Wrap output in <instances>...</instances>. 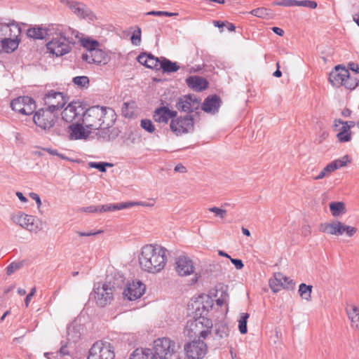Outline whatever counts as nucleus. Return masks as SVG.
<instances>
[{"label": "nucleus", "instance_id": "obj_20", "mask_svg": "<svg viewBox=\"0 0 359 359\" xmlns=\"http://www.w3.org/2000/svg\"><path fill=\"white\" fill-rule=\"evenodd\" d=\"M221 104L222 100L220 97L217 95H212L205 99L201 109L206 113L215 114L218 112Z\"/></svg>", "mask_w": 359, "mask_h": 359}, {"label": "nucleus", "instance_id": "obj_30", "mask_svg": "<svg viewBox=\"0 0 359 359\" xmlns=\"http://www.w3.org/2000/svg\"><path fill=\"white\" fill-rule=\"evenodd\" d=\"M347 315L351 321V325L357 330H359V308L356 306L351 305L346 308Z\"/></svg>", "mask_w": 359, "mask_h": 359}, {"label": "nucleus", "instance_id": "obj_14", "mask_svg": "<svg viewBox=\"0 0 359 359\" xmlns=\"http://www.w3.org/2000/svg\"><path fill=\"white\" fill-rule=\"evenodd\" d=\"M269 286L273 292H278L282 288L293 289L294 283L290 278L278 272L274 273L273 278L269 280Z\"/></svg>", "mask_w": 359, "mask_h": 359}, {"label": "nucleus", "instance_id": "obj_28", "mask_svg": "<svg viewBox=\"0 0 359 359\" xmlns=\"http://www.w3.org/2000/svg\"><path fill=\"white\" fill-rule=\"evenodd\" d=\"M129 359H156V358L150 348H136L130 354Z\"/></svg>", "mask_w": 359, "mask_h": 359}, {"label": "nucleus", "instance_id": "obj_53", "mask_svg": "<svg viewBox=\"0 0 359 359\" xmlns=\"http://www.w3.org/2000/svg\"><path fill=\"white\" fill-rule=\"evenodd\" d=\"M58 353L61 356H65V355H69V349H68V343H65V344L62 345L61 348H60V350L58 351Z\"/></svg>", "mask_w": 359, "mask_h": 359}, {"label": "nucleus", "instance_id": "obj_50", "mask_svg": "<svg viewBox=\"0 0 359 359\" xmlns=\"http://www.w3.org/2000/svg\"><path fill=\"white\" fill-rule=\"evenodd\" d=\"M131 41L133 44L138 46L141 41V30L138 28L137 31L133 32L131 36Z\"/></svg>", "mask_w": 359, "mask_h": 359}, {"label": "nucleus", "instance_id": "obj_34", "mask_svg": "<svg viewBox=\"0 0 359 359\" xmlns=\"http://www.w3.org/2000/svg\"><path fill=\"white\" fill-rule=\"evenodd\" d=\"M330 209L334 217H338L346 212L345 204L343 202H332L330 203Z\"/></svg>", "mask_w": 359, "mask_h": 359}, {"label": "nucleus", "instance_id": "obj_55", "mask_svg": "<svg viewBox=\"0 0 359 359\" xmlns=\"http://www.w3.org/2000/svg\"><path fill=\"white\" fill-rule=\"evenodd\" d=\"M35 292H36V287H33L31 290V291L29 292V293L26 296L25 299V304L26 307H28L29 302H30L32 297L34 295Z\"/></svg>", "mask_w": 359, "mask_h": 359}, {"label": "nucleus", "instance_id": "obj_57", "mask_svg": "<svg viewBox=\"0 0 359 359\" xmlns=\"http://www.w3.org/2000/svg\"><path fill=\"white\" fill-rule=\"evenodd\" d=\"M100 233H101V231H97L96 232H93V231H88V232L77 231L76 232V233L79 236H90L98 234Z\"/></svg>", "mask_w": 359, "mask_h": 359}, {"label": "nucleus", "instance_id": "obj_39", "mask_svg": "<svg viewBox=\"0 0 359 359\" xmlns=\"http://www.w3.org/2000/svg\"><path fill=\"white\" fill-rule=\"evenodd\" d=\"M250 315L248 313H242L238 320V329L241 334H246L248 332L247 323Z\"/></svg>", "mask_w": 359, "mask_h": 359}, {"label": "nucleus", "instance_id": "obj_49", "mask_svg": "<svg viewBox=\"0 0 359 359\" xmlns=\"http://www.w3.org/2000/svg\"><path fill=\"white\" fill-rule=\"evenodd\" d=\"M210 212H214L217 216L221 219H224L226 215V210L224 209L219 208L217 207H212L208 209Z\"/></svg>", "mask_w": 359, "mask_h": 359}, {"label": "nucleus", "instance_id": "obj_64", "mask_svg": "<svg viewBox=\"0 0 359 359\" xmlns=\"http://www.w3.org/2000/svg\"><path fill=\"white\" fill-rule=\"evenodd\" d=\"M272 30L275 34H278V36H283L284 34V31L282 29L277 27H273L272 28Z\"/></svg>", "mask_w": 359, "mask_h": 359}, {"label": "nucleus", "instance_id": "obj_38", "mask_svg": "<svg viewBox=\"0 0 359 359\" xmlns=\"http://www.w3.org/2000/svg\"><path fill=\"white\" fill-rule=\"evenodd\" d=\"M336 170V165L330 163L327 164L323 170L319 173L318 175L313 177V180H321L327 176H328L330 173Z\"/></svg>", "mask_w": 359, "mask_h": 359}, {"label": "nucleus", "instance_id": "obj_19", "mask_svg": "<svg viewBox=\"0 0 359 359\" xmlns=\"http://www.w3.org/2000/svg\"><path fill=\"white\" fill-rule=\"evenodd\" d=\"M177 115V111L170 110L167 107H160L154 111L153 118L156 122L166 124L169 119L172 120Z\"/></svg>", "mask_w": 359, "mask_h": 359}, {"label": "nucleus", "instance_id": "obj_43", "mask_svg": "<svg viewBox=\"0 0 359 359\" xmlns=\"http://www.w3.org/2000/svg\"><path fill=\"white\" fill-rule=\"evenodd\" d=\"M140 126L144 130L150 133H154L156 129L154 125L149 119H142Z\"/></svg>", "mask_w": 359, "mask_h": 359}, {"label": "nucleus", "instance_id": "obj_9", "mask_svg": "<svg viewBox=\"0 0 359 359\" xmlns=\"http://www.w3.org/2000/svg\"><path fill=\"white\" fill-rule=\"evenodd\" d=\"M201 100L195 95H185L178 98L175 107L182 112L190 114L199 109Z\"/></svg>", "mask_w": 359, "mask_h": 359}, {"label": "nucleus", "instance_id": "obj_29", "mask_svg": "<svg viewBox=\"0 0 359 359\" xmlns=\"http://www.w3.org/2000/svg\"><path fill=\"white\" fill-rule=\"evenodd\" d=\"M162 69L163 73H174L177 72L180 67L175 62H172L171 60L165 58L161 57V63L159 69Z\"/></svg>", "mask_w": 359, "mask_h": 359}, {"label": "nucleus", "instance_id": "obj_27", "mask_svg": "<svg viewBox=\"0 0 359 359\" xmlns=\"http://www.w3.org/2000/svg\"><path fill=\"white\" fill-rule=\"evenodd\" d=\"M53 28L43 29L41 27H32L27 30V35L34 39H43L46 36L52 35Z\"/></svg>", "mask_w": 359, "mask_h": 359}, {"label": "nucleus", "instance_id": "obj_35", "mask_svg": "<svg viewBox=\"0 0 359 359\" xmlns=\"http://www.w3.org/2000/svg\"><path fill=\"white\" fill-rule=\"evenodd\" d=\"M312 288V285H308L305 283H301L299 286L298 290L300 297L306 301H311Z\"/></svg>", "mask_w": 359, "mask_h": 359}, {"label": "nucleus", "instance_id": "obj_37", "mask_svg": "<svg viewBox=\"0 0 359 359\" xmlns=\"http://www.w3.org/2000/svg\"><path fill=\"white\" fill-rule=\"evenodd\" d=\"M83 47L87 48L88 53L86 54H90L92 52L99 49L100 43L96 40L84 39L82 41Z\"/></svg>", "mask_w": 359, "mask_h": 359}, {"label": "nucleus", "instance_id": "obj_5", "mask_svg": "<svg viewBox=\"0 0 359 359\" xmlns=\"http://www.w3.org/2000/svg\"><path fill=\"white\" fill-rule=\"evenodd\" d=\"M152 351L156 359H168L176 351V344L168 337L158 338L154 341Z\"/></svg>", "mask_w": 359, "mask_h": 359}, {"label": "nucleus", "instance_id": "obj_33", "mask_svg": "<svg viewBox=\"0 0 359 359\" xmlns=\"http://www.w3.org/2000/svg\"><path fill=\"white\" fill-rule=\"evenodd\" d=\"M342 223L339 221L333 222L331 224H324L323 231H326L332 235H341Z\"/></svg>", "mask_w": 359, "mask_h": 359}, {"label": "nucleus", "instance_id": "obj_26", "mask_svg": "<svg viewBox=\"0 0 359 359\" xmlns=\"http://www.w3.org/2000/svg\"><path fill=\"white\" fill-rule=\"evenodd\" d=\"M20 42V39L5 38L0 41V53H10L15 50Z\"/></svg>", "mask_w": 359, "mask_h": 359}, {"label": "nucleus", "instance_id": "obj_16", "mask_svg": "<svg viewBox=\"0 0 359 359\" xmlns=\"http://www.w3.org/2000/svg\"><path fill=\"white\" fill-rule=\"evenodd\" d=\"M145 290V285L140 280L133 281L124 289L123 294L127 299L133 301L140 298L144 293Z\"/></svg>", "mask_w": 359, "mask_h": 359}, {"label": "nucleus", "instance_id": "obj_15", "mask_svg": "<svg viewBox=\"0 0 359 359\" xmlns=\"http://www.w3.org/2000/svg\"><path fill=\"white\" fill-rule=\"evenodd\" d=\"M194 264L187 256H180L176 259L175 271L180 276H187L194 273Z\"/></svg>", "mask_w": 359, "mask_h": 359}, {"label": "nucleus", "instance_id": "obj_48", "mask_svg": "<svg viewBox=\"0 0 359 359\" xmlns=\"http://www.w3.org/2000/svg\"><path fill=\"white\" fill-rule=\"evenodd\" d=\"M349 161H349L348 156L346 155V156H343L342 158L335 160V161H332V164L336 165V170H337V169H339L341 167L346 165L347 162H349Z\"/></svg>", "mask_w": 359, "mask_h": 359}, {"label": "nucleus", "instance_id": "obj_31", "mask_svg": "<svg viewBox=\"0 0 359 359\" xmlns=\"http://www.w3.org/2000/svg\"><path fill=\"white\" fill-rule=\"evenodd\" d=\"M18 222H20V226L30 231H35L38 229L37 225L34 224V218L31 215H21L19 217Z\"/></svg>", "mask_w": 359, "mask_h": 359}, {"label": "nucleus", "instance_id": "obj_11", "mask_svg": "<svg viewBox=\"0 0 359 359\" xmlns=\"http://www.w3.org/2000/svg\"><path fill=\"white\" fill-rule=\"evenodd\" d=\"M84 107L79 102H72L62 112V118L67 123L82 121Z\"/></svg>", "mask_w": 359, "mask_h": 359}, {"label": "nucleus", "instance_id": "obj_1", "mask_svg": "<svg viewBox=\"0 0 359 359\" xmlns=\"http://www.w3.org/2000/svg\"><path fill=\"white\" fill-rule=\"evenodd\" d=\"M116 114L112 108L93 106L84 109L82 121L87 129L99 130V136L107 140H114L118 135V130L112 128Z\"/></svg>", "mask_w": 359, "mask_h": 359}, {"label": "nucleus", "instance_id": "obj_60", "mask_svg": "<svg viewBox=\"0 0 359 359\" xmlns=\"http://www.w3.org/2000/svg\"><path fill=\"white\" fill-rule=\"evenodd\" d=\"M348 68L355 72V73H359V67L357 64L354 63V62H351L348 64Z\"/></svg>", "mask_w": 359, "mask_h": 359}, {"label": "nucleus", "instance_id": "obj_61", "mask_svg": "<svg viewBox=\"0 0 359 359\" xmlns=\"http://www.w3.org/2000/svg\"><path fill=\"white\" fill-rule=\"evenodd\" d=\"M310 226L308 225H305L302 227V233L304 236H307L311 233Z\"/></svg>", "mask_w": 359, "mask_h": 359}, {"label": "nucleus", "instance_id": "obj_4", "mask_svg": "<svg viewBox=\"0 0 359 359\" xmlns=\"http://www.w3.org/2000/svg\"><path fill=\"white\" fill-rule=\"evenodd\" d=\"M124 283L122 276L114 278V280H109L104 283L102 287L97 286L94 289V298L96 304L100 307H104L111 302L113 299V292L117 288H121Z\"/></svg>", "mask_w": 359, "mask_h": 359}, {"label": "nucleus", "instance_id": "obj_2", "mask_svg": "<svg viewBox=\"0 0 359 359\" xmlns=\"http://www.w3.org/2000/svg\"><path fill=\"white\" fill-rule=\"evenodd\" d=\"M166 249L151 244L142 247L139 257V263L141 269L151 273H158L162 271L167 262Z\"/></svg>", "mask_w": 359, "mask_h": 359}, {"label": "nucleus", "instance_id": "obj_10", "mask_svg": "<svg viewBox=\"0 0 359 359\" xmlns=\"http://www.w3.org/2000/svg\"><path fill=\"white\" fill-rule=\"evenodd\" d=\"M184 349L188 359H203L208 351L206 344L200 339L185 344Z\"/></svg>", "mask_w": 359, "mask_h": 359}, {"label": "nucleus", "instance_id": "obj_24", "mask_svg": "<svg viewBox=\"0 0 359 359\" xmlns=\"http://www.w3.org/2000/svg\"><path fill=\"white\" fill-rule=\"evenodd\" d=\"M187 86L195 91H203L208 88V81L198 76H191L187 78Z\"/></svg>", "mask_w": 359, "mask_h": 359}, {"label": "nucleus", "instance_id": "obj_13", "mask_svg": "<svg viewBox=\"0 0 359 359\" xmlns=\"http://www.w3.org/2000/svg\"><path fill=\"white\" fill-rule=\"evenodd\" d=\"M57 116L48 109H41L35 112L33 121L34 123L43 130H49L55 125Z\"/></svg>", "mask_w": 359, "mask_h": 359}, {"label": "nucleus", "instance_id": "obj_8", "mask_svg": "<svg viewBox=\"0 0 359 359\" xmlns=\"http://www.w3.org/2000/svg\"><path fill=\"white\" fill-rule=\"evenodd\" d=\"M43 100L47 106L46 109L53 114L60 110L67 102L63 93L54 90H49L46 93Z\"/></svg>", "mask_w": 359, "mask_h": 359}, {"label": "nucleus", "instance_id": "obj_42", "mask_svg": "<svg viewBox=\"0 0 359 359\" xmlns=\"http://www.w3.org/2000/svg\"><path fill=\"white\" fill-rule=\"evenodd\" d=\"M73 82L79 87L85 88L89 84V79L86 76H76L73 79Z\"/></svg>", "mask_w": 359, "mask_h": 359}, {"label": "nucleus", "instance_id": "obj_45", "mask_svg": "<svg viewBox=\"0 0 359 359\" xmlns=\"http://www.w3.org/2000/svg\"><path fill=\"white\" fill-rule=\"evenodd\" d=\"M295 6H304L314 9L317 7V3L314 1L310 0H302L297 1L296 0Z\"/></svg>", "mask_w": 359, "mask_h": 359}, {"label": "nucleus", "instance_id": "obj_41", "mask_svg": "<svg viewBox=\"0 0 359 359\" xmlns=\"http://www.w3.org/2000/svg\"><path fill=\"white\" fill-rule=\"evenodd\" d=\"M90 168H96L100 172H105L107 167H112L113 164L107 162H90L88 163Z\"/></svg>", "mask_w": 359, "mask_h": 359}, {"label": "nucleus", "instance_id": "obj_56", "mask_svg": "<svg viewBox=\"0 0 359 359\" xmlns=\"http://www.w3.org/2000/svg\"><path fill=\"white\" fill-rule=\"evenodd\" d=\"M29 196L36 201L38 207H39L41 205V198L37 194L32 192L29 194Z\"/></svg>", "mask_w": 359, "mask_h": 359}, {"label": "nucleus", "instance_id": "obj_25", "mask_svg": "<svg viewBox=\"0 0 359 359\" xmlns=\"http://www.w3.org/2000/svg\"><path fill=\"white\" fill-rule=\"evenodd\" d=\"M0 27H2V30L4 27L9 28V37L12 39H19L21 34V27L19 24L14 20H8L4 21L2 18H0Z\"/></svg>", "mask_w": 359, "mask_h": 359}, {"label": "nucleus", "instance_id": "obj_7", "mask_svg": "<svg viewBox=\"0 0 359 359\" xmlns=\"http://www.w3.org/2000/svg\"><path fill=\"white\" fill-rule=\"evenodd\" d=\"M115 353L111 344L104 341H97L89 350L88 359H114Z\"/></svg>", "mask_w": 359, "mask_h": 359}, {"label": "nucleus", "instance_id": "obj_3", "mask_svg": "<svg viewBox=\"0 0 359 359\" xmlns=\"http://www.w3.org/2000/svg\"><path fill=\"white\" fill-rule=\"evenodd\" d=\"M51 40L47 43L46 48L48 52L57 57L62 56L70 52L71 44H74L73 31L69 27L57 25L53 27Z\"/></svg>", "mask_w": 359, "mask_h": 359}, {"label": "nucleus", "instance_id": "obj_40", "mask_svg": "<svg viewBox=\"0 0 359 359\" xmlns=\"http://www.w3.org/2000/svg\"><path fill=\"white\" fill-rule=\"evenodd\" d=\"M358 79L355 77L351 76L349 72H348V77L345 78V80L342 84L346 88L353 90L358 85Z\"/></svg>", "mask_w": 359, "mask_h": 359}, {"label": "nucleus", "instance_id": "obj_44", "mask_svg": "<svg viewBox=\"0 0 359 359\" xmlns=\"http://www.w3.org/2000/svg\"><path fill=\"white\" fill-rule=\"evenodd\" d=\"M250 13L261 18H265L269 15L268 10L263 7L253 9Z\"/></svg>", "mask_w": 359, "mask_h": 359}, {"label": "nucleus", "instance_id": "obj_12", "mask_svg": "<svg viewBox=\"0 0 359 359\" xmlns=\"http://www.w3.org/2000/svg\"><path fill=\"white\" fill-rule=\"evenodd\" d=\"M11 107L13 110L24 115L32 114L36 109L34 100L28 96L18 97L13 100Z\"/></svg>", "mask_w": 359, "mask_h": 359}, {"label": "nucleus", "instance_id": "obj_46", "mask_svg": "<svg viewBox=\"0 0 359 359\" xmlns=\"http://www.w3.org/2000/svg\"><path fill=\"white\" fill-rule=\"evenodd\" d=\"M22 266L21 262H13L11 263L6 268V273L8 276H11L15 273L17 270L20 269Z\"/></svg>", "mask_w": 359, "mask_h": 359}, {"label": "nucleus", "instance_id": "obj_59", "mask_svg": "<svg viewBox=\"0 0 359 359\" xmlns=\"http://www.w3.org/2000/svg\"><path fill=\"white\" fill-rule=\"evenodd\" d=\"M174 170L175 172H181V173H184L187 172L186 168L181 163L177 164L175 167Z\"/></svg>", "mask_w": 359, "mask_h": 359}, {"label": "nucleus", "instance_id": "obj_36", "mask_svg": "<svg viewBox=\"0 0 359 359\" xmlns=\"http://www.w3.org/2000/svg\"><path fill=\"white\" fill-rule=\"evenodd\" d=\"M337 137L339 142H347L351 139V131L348 130V126L342 125L341 131L337 133Z\"/></svg>", "mask_w": 359, "mask_h": 359}, {"label": "nucleus", "instance_id": "obj_17", "mask_svg": "<svg viewBox=\"0 0 359 359\" xmlns=\"http://www.w3.org/2000/svg\"><path fill=\"white\" fill-rule=\"evenodd\" d=\"M65 2L68 8L78 17L83 19L88 18L91 20L95 18L91 10L83 3L70 0H66Z\"/></svg>", "mask_w": 359, "mask_h": 359}, {"label": "nucleus", "instance_id": "obj_6", "mask_svg": "<svg viewBox=\"0 0 359 359\" xmlns=\"http://www.w3.org/2000/svg\"><path fill=\"white\" fill-rule=\"evenodd\" d=\"M170 130L177 136L193 133L194 130V119L192 115L173 118L170 123Z\"/></svg>", "mask_w": 359, "mask_h": 359}, {"label": "nucleus", "instance_id": "obj_47", "mask_svg": "<svg viewBox=\"0 0 359 359\" xmlns=\"http://www.w3.org/2000/svg\"><path fill=\"white\" fill-rule=\"evenodd\" d=\"M341 231V235L344 233H346L348 236L351 237L356 233L357 229L351 226L345 225L342 223Z\"/></svg>", "mask_w": 359, "mask_h": 359}, {"label": "nucleus", "instance_id": "obj_21", "mask_svg": "<svg viewBox=\"0 0 359 359\" xmlns=\"http://www.w3.org/2000/svg\"><path fill=\"white\" fill-rule=\"evenodd\" d=\"M83 125V121H80L73 123L68 126L70 140L86 139L89 136L90 130L86 132Z\"/></svg>", "mask_w": 359, "mask_h": 359}, {"label": "nucleus", "instance_id": "obj_22", "mask_svg": "<svg viewBox=\"0 0 359 359\" xmlns=\"http://www.w3.org/2000/svg\"><path fill=\"white\" fill-rule=\"evenodd\" d=\"M82 59L90 64L105 65L108 62L107 55L100 48L90 54H83Z\"/></svg>", "mask_w": 359, "mask_h": 359}, {"label": "nucleus", "instance_id": "obj_58", "mask_svg": "<svg viewBox=\"0 0 359 359\" xmlns=\"http://www.w3.org/2000/svg\"><path fill=\"white\" fill-rule=\"evenodd\" d=\"M339 123H341V125H344V126L347 125L348 126L349 130H351V128H353L355 125V123L354 121H341V119H339Z\"/></svg>", "mask_w": 359, "mask_h": 359}, {"label": "nucleus", "instance_id": "obj_23", "mask_svg": "<svg viewBox=\"0 0 359 359\" xmlns=\"http://www.w3.org/2000/svg\"><path fill=\"white\" fill-rule=\"evenodd\" d=\"M137 60L147 68L159 69L161 58L155 57L151 53H142L138 55Z\"/></svg>", "mask_w": 359, "mask_h": 359}, {"label": "nucleus", "instance_id": "obj_32", "mask_svg": "<svg viewBox=\"0 0 359 359\" xmlns=\"http://www.w3.org/2000/svg\"><path fill=\"white\" fill-rule=\"evenodd\" d=\"M133 207L130 202L121 203L117 204H106L100 205V212H112Z\"/></svg>", "mask_w": 359, "mask_h": 359}, {"label": "nucleus", "instance_id": "obj_51", "mask_svg": "<svg viewBox=\"0 0 359 359\" xmlns=\"http://www.w3.org/2000/svg\"><path fill=\"white\" fill-rule=\"evenodd\" d=\"M296 0H281L278 2H274V5L283 6H295Z\"/></svg>", "mask_w": 359, "mask_h": 359}, {"label": "nucleus", "instance_id": "obj_63", "mask_svg": "<svg viewBox=\"0 0 359 359\" xmlns=\"http://www.w3.org/2000/svg\"><path fill=\"white\" fill-rule=\"evenodd\" d=\"M277 69L273 72V76L277 78H279L282 76V72L280 70V65L279 62L276 63Z\"/></svg>", "mask_w": 359, "mask_h": 359}, {"label": "nucleus", "instance_id": "obj_54", "mask_svg": "<svg viewBox=\"0 0 359 359\" xmlns=\"http://www.w3.org/2000/svg\"><path fill=\"white\" fill-rule=\"evenodd\" d=\"M231 263L235 266L236 269H241L243 268L244 264L241 259L230 258Z\"/></svg>", "mask_w": 359, "mask_h": 359}, {"label": "nucleus", "instance_id": "obj_18", "mask_svg": "<svg viewBox=\"0 0 359 359\" xmlns=\"http://www.w3.org/2000/svg\"><path fill=\"white\" fill-rule=\"evenodd\" d=\"M348 70L344 67L339 65L330 73L329 81L333 86L339 87L342 86L345 78L348 77Z\"/></svg>", "mask_w": 359, "mask_h": 359}, {"label": "nucleus", "instance_id": "obj_52", "mask_svg": "<svg viewBox=\"0 0 359 359\" xmlns=\"http://www.w3.org/2000/svg\"><path fill=\"white\" fill-rule=\"evenodd\" d=\"M81 210L86 212H100V205H90L88 207L82 208Z\"/></svg>", "mask_w": 359, "mask_h": 359}, {"label": "nucleus", "instance_id": "obj_62", "mask_svg": "<svg viewBox=\"0 0 359 359\" xmlns=\"http://www.w3.org/2000/svg\"><path fill=\"white\" fill-rule=\"evenodd\" d=\"M42 149L43 151H46V152H48L50 155H53V156H57L58 155V152H57V149H51V148H43Z\"/></svg>", "mask_w": 359, "mask_h": 359}]
</instances>
